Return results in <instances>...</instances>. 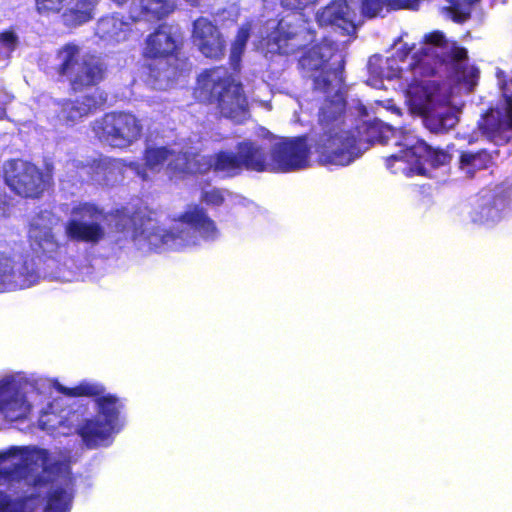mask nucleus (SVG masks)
Masks as SVG:
<instances>
[{
    "instance_id": "obj_35",
    "label": "nucleus",
    "mask_w": 512,
    "mask_h": 512,
    "mask_svg": "<svg viewBox=\"0 0 512 512\" xmlns=\"http://www.w3.org/2000/svg\"><path fill=\"white\" fill-rule=\"evenodd\" d=\"M190 174H205L210 170H214V154L203 156L198 153L191 152Z\"/></svg>"
},
{
    "instance_id": "obj_28",
    "label": "nucleus",
    "mask_w": 512,
    "mask_h": 512,
    "mask_svg": "<svg viewBox=\"0 0 512 512\" xmlns=\"http://www.w3.org/2000/svg\"><path fill=\"white\" fill-rule=\"evenodd\" d=\"M310 44L307 48L301 50L302 55L298 59V68L304 72H319L325 68L326 60L321 54V47L318 43Z\"/></svg>"
},
{
    "instance_id": "obj_49",
    "label": "nucleus",
    "mask_w": 512,
    "mask_h": 512,
    "mask_svg": "<svg viewBox=\"0 0 512 512\" xmlns=\"http://www.w3.org/2000/svg\"><path fill=\"white\" fill-rule=\"evenodd\" d=\"M51 482V479L43 474H38L33 478L32 486L35 488L46 487Z\"/></svg>"
},
{
    "instance_id": "obj_43",
    "label": "nucleus",
    "mask_w": 512,
    "mask_h": 512,
    "mask_svg": "<svg viewBox=\"0 0 512 512\" xmlns=\"http://www.w3.org/2000/svg\"><path fill=\"white\" fill-rule=\"evenodd\" d=\"M463 3H451L450 12L452 20L456 23H464L466 22L471 14L470 11H465L461 9V5Z\"/></svg>"
},
{
    "instance_id": "obj_23",
    "label": "nucleus",
    "mask_w": 512,
    "mask_h": 512,
    "mask_svg": "<svg viewBox=\"0 0 512 512\" xmlns=\"http://www.w3.org/2000/svg\"><path fill=\"white\" fill-rule=\"evenodd\" d=\"M241 154L243 169L255 172H272V157L265 147L254 141L246 140L237 144Z\"/></svg>"
},
{
    "instance_id": "obj_1",
    "label": "nucleus",
    "mask_w": 512,
    "mask_h": 512,
    "mask_svg": "<svg viewBox=\"0 0 512 512\" xmlns=\"http://www.w3.org/2000/svg\"><path fill=\"white\" fill-rule=\"evenodd\" d=\"M344 65L342 59L335 68L326 66L312 78L314 91L325 95L335 92L333 98L325 99L319 110L321 132L313 144L318 162L324 165L347 166L360 155L355 132L346 128V101L338 92L345 82Z\"/></svg>"
},
{
    "instance_id": "obj_2",
    "label": "nucleus",
    "mask_w": 512,
    "mask_h": 512,
    "mask_svg": "<svg viewBox=\"0 0 512 512\" xmlns=\"http://www.w3.org/2000/svg\"><path fill=\"white\" fill-rule=\"evenodd\" d=\"M195 100L210 107L216 118L242 122L249 115V104L243 85L226 67L204 69L197 77Z\"/></svg>"
},
{
    "instance_id": "obj_34",
    "label": "nucleus",
    "mask_w": 512,
    "mask_h": 512,
    "mask_svg": "<svg viewBox=\"0 0 512 512\" xmlns=\"http://www.w3.org/2000/svg\"><path fill=\"white\" fill-rule=\"evenodd\" d=\"M190 159H192L191 152L171 149L167 169L175 175L190 174Z\"/></svg>"
},
{
    "instance_id": "obj_14",
    "label": "nucleus",
    "mask_w": 512,
    "mask_h": 512,
    "mask_svg": "<svg viewBox=\"0 0 512 512\" xmlns=\"http://www.w3.org/2000/svg\"><path fill=\"white\" fill-rule=\"evenodd\" d=\"M31 405L19 386L12 379L0 381V413L9 421H19L27 418Z\"/></svg>"
},
{
    "instance_id": "obj_11",
    "label": "nucleus",
    "mask_w": 512,
    "mask_h": 512,
    "mask_svg": "<svg viewBox=\"0 0 512 512\" xmlns=\"http://www.w3.org/2000/svg\"><path fill=\"white\" fill-rule=\"evenodd\" d=\"M182 47V37L172 32L167 24L162 23L146 37L142 56L146 60H164L166 65L161 70L166 71L170 66L171 58L175 60L180 58Z\"/></svg>"
},
{
    "instance_id": "obj_12",
    "label": "nucleus",
    "mask_w": 512,
    "mask_h": 512,
    "mask_svg": "<svg viewBox=\"0 0 512 512\" xmlns=\"http://www.w3.org/2000/svg\"><path fill=\"white\" fill-rule=\"evenodd\" d=\"M468 59V51L465 47L453 42L450 50L438 54L434 48L423 46L412 55V62L409 67L412 70H419L421 75L434 76L437 67L447 64H458Z\"/></svg>"
},
{
    "instance_id": "obj_32",
    "label": "nucleus",
    "mask_w": 512,
    "mask_h": 512,
    "mask_svg": "<svg viewBox=\"0 0 512 512\" xmlns=\"http://www.w3.org/2000/svg\"><path fill=\"white\" fill-rule=\"evenodd\" d=\"M58 391L69 397H91L97 400L104 394L105 388L97 383L82 381L74 387L60 385Z\"/></svg>"
},
{
    "instance_id": "obj_24",
    "label": "nucleus",
    "mask_w": 512,
    "mask_h": 512,
    "mask_svg": "<svg viewBox=\"0 0 512 512\" xmlns=\"http://www.w3.org/2000/svg\"><path fill=\"white\" fill-rule=\"evenodd\" d=\"M115 428L107 422L98 419H86L77 429L85 446L89 449L97 448L108 440Z\"/></svg>"
},
{
    "instance_id": "obj_51",
    "label": "nucleus",
    "mask_w": 512,
    "mask_h": 512,
    "mask_svg": "<svg viewBox=\"0 0 512 512\" xmlns=\"http://www.w3.org/2000/svg\"><path fill=\"white\" fill-rule=\"evenodd\" d=\"M117 6H123L128 3L129 0H111Z\"/></svg>"
},
{
    "instance_id": "obj_45",
    "label": "nucleus",
    "mask_w": 512,
    "mask_h": 512,
    "mask_svg": "<svg viewBox=\"0 0 512 512\" xmlns=\"http://www.w3.org/2000/svg\"><path fill=\"white\" fill-rule=\"evenodd\" d=\"M310 0H282V6L291 11H301L308 4Z\"/></svg>"
},
{
    "instance_id": "obj_37",
    "label": "nucleus",
    "mask_w": 512,
    "mask_h": 512,
    "mask_svg": "<svg viewBox=\"0 0 512 512\" xmlns=\"http://www.w3.org/2000/svg\"><path fill=\"white\" fill-rule=\"evenodd\" d=\"M386 9V0H361V12L365 17L374 18Z\"/></svg>"
},
{
    "instance_id": "obj_7",
    "label": "nucleus",
    "mask_w": 512,
    "mask_h": 512,
    "mask_svg": "<svg viewBox=\"0 0 512 512\" xmlns=\"http://www.w3.org/2000/svg\"><path fill=\"white\" fill-rule=\"evenodd\" d=\"M72 217L65 224L66 236L76 242L97 244L104 236L102 208L92 202H80L71 209Z\"/></svg>"
},
{
    "instance_id": "obj_10",
    "label": "nucleus",
    "mask_w": 512,
    "mask_h": 512,
    "mask_svg": "<svg viewBox=\"0 0 512 512\" xmlns=\"http://www.w3.org/2000/svg\"><path fill=\"white\" fill-rule=\"evenodd\" d=\"M38 280L39 273L31 257L19 255L14 259L0 253V292L29 288Z\"/></svg>"
},
{
    "instance_id": "obj_47",
    "label": "nucleus",
    "mask_w": 512,
    "mask_h": 512,
    "mask_svg": "<svg viewBox=\"0 0 512 512\" xmlns=\"http://www.w3.org/2000/svg\"><path fill=\"white\" fill-rule=\"evenodd\" d=\"M406 154V149L400 151L399 154H392L386 158V166L388 169H392L394 166V163L397 161H403L408 163V160L404 157Z\"/></svg>"
},
{
    "instance_id": "obj_3",
    "label": "nucleus",
    "mask_w": 512,
    "mask_h": 512,
    "mask_svg": "<svg viewBox=\"0 0 512 512\" xmlns=\"http://www.w3.org/2000/svg\"><path fill=\"white\" fill-rule=\"evenodd\" d=\"M56 57L59 60L56 72L68 80L74 93L97 86L105 78L106 65L101 58L93 53L80 55V47L74 42L61 46Z\"/></svg>"
},
{
    "instance_id": "obj_5",
    "label": "nucleus",
    "mask_w": 512,
    "mask_h": 512,
    "mask_svg": "<svg viewBox=\"0 0 512 512\" xmlns=\"http://www.w3.org/2000/svg\"><path fill=\"white\" fill-rule=\"evenodd\" d=\"M92 131L99 142L125 149L141 139L143 123L132 112L110 111L93 122Z\"/></svg>"
},
{
    "instance_id": "obj_19",
    "label": "nucleus",
    "mask_w": 512,
    "mask_h": 512,
    "mask_svg": "<svg viewBox=\"0 0 512 512\" xmlns=\"http://www.w3.org/2000/svg\"><path fill=\"white\" fill-rule=\"evenodd\" d=\"M355 13L347 0H332L316 14L319 26H337L346 32L354 30Z\"/></svg>"
},
{
    "instance_id": "obj_18",
    "label": "nucleus",
    "mask_w": 512,
    "mask_h": 512,
    "mask_svg": "<svg viewBox=\"0 0 512 512\" xmlns=\"http://www.w3.org/2000/svg\"><path fill=\"white\" fill-rule=\"evenodd\" d=\"M57 105V120L66 126H73L94 112L98 108L99 102L94 95L88 94L74 100L62 99L57 102Z\"/></svg>"
},
{
    "instance_id": "obj_4",
    "label": "nucleus",
    "mask_w": 512,
    "mask_h": 512,
    "mask_svg": "<svg viewBox=\"0 0 512 512\" xmlns=\"http://www.w3.org/2000/svg\"><path fill=\"white\" fill-rule=\"evenodd\" d=\"M117 232L131 233L134 241L143 240L157 247L174 240L176 235L158 226L157 212L145 205L121 206L110 211Z\"/></svg>"
},
{
    "instance_id": "obj_36",
    "label": "nucleus",
    "mask_w": 512,
    "mask_h": 512,
    "mask_svg": "<svg viewBox=\"0 0 512 512\" xmlns=\"http://www.w3.org/2000/svg\"><path fill=\"white\" fill-rule=\"evenodd\" d=\"M111 160L106 157L94 158L87 163L83 164V168L86 169L87 174L90 177L102 175L105 176L108 170L111 168Z\"/></svg>"
},
{
    "instance_id": "obj_39",
    "label": "nucleus",
    "mask_w": 512,
    "mask_h": 512,
    "mask_svg": "<svg viewBox=\"0 0 512 512\" xmlns=\"http://www.w3.org/2000/svg\"><path fill=\"white\" fill-rule=\"evenodd\" d=\"M419 0H386L387 11L398 10H417L419 7Z\"/></svg>"
},
{
    "instance_id": "obj_40",
    "label": "nucleus",
    "mask_w": 512,
    "mask_h": 512,
    "mask_svg": "<svg viewBox=\"0 0 512 512\" xmlns=\"http://www.w3.org/2000/svg\"><path fill=\"white\" fill-rule=\"evenodd\" d=\"M201 201L210 206H221L225 202V197L219 188H213L204 191L201 194Z\"/></svg>"
},
{
    "instance_id": "obj_16",
    "label": "nucleus",
    "mask_w": 512,
    "mask_h": 512,
    "mask_svg": "<svg viewBox=\"0 0 512 512\" xmlns=\"http://www.w3.org/2000/svg\"><path fill=\"white\" fill-rule=\"evenodd\" d=\"M308 31H286L283 27H276L266 39V46L270 53L282 56L294 55L307 48L314 39H307Z\"/></svg>"
},
{
    "instance_id": "obj_42",
    "label": "nucleus",
    "mask_w": 512,
    "mask_h": 512,
    "mask_svg": "<svg viewBox=\"0 0 512 512\" xmlns=\"http://www.w3.org/2000/svg\"><path fill=\"white\" fill-rule=\"evenodd\" d=\"M18 43V37L12 30H5L0 33V47L3 46L9 51H14Z\"/></svg>"
},
{
    "instance_id": "obj_48",
    "label": "nucleus",
    "mask_w": 512,
    "mask_h": 512,
    "mask_svg": "<svg viewBox=\"0 0 512 512\" xmlns=\"http://www.w3.org/2000/svg\"><path fill=\"white\" fill-rule=\"evenodd\" d=\"M378 129L380 131L379 141L381 143H387L389 135L394 134V129L386 124H380Z\"/></svg>"
},
{
    "instance_id": "obj_46",
    "label": "nucleus",
    "mask_w": 512,
    "mask_h": 512,
    "mask_svg": "<svg viewBox=\"0 0 512 512\" xmlns=\"http://www.w3.org/2000/svg\"><path fill=\"white\" fill-rule=\"evenodd\" d=\"M12 499L3 491H0V512H12Z\"/></svg>"
},
{
    "instance_id": "obj_33",
    "label": "nucleus",
    "mask_w": 512,
    "mask_h": 512,
    "mask_svg": "<svg viewBox=\"0 0 512 512\" xmlns=\"http://www.w3.org/2000/svg\"><path fill=\"white\" fill-rule=\"evenodd\" d=\"M171 157V149L167 146H148L143 152L144 165L150 169H160Z\"/></svg>"
},
{
    "instance_id": "obj_20",
    "label": "nucleus",
    "mask_w": 512,
    "mask_h": 512,
    "mask_svg": "<svg viewBox=\"0 0 512 512\" xmlns=\"http://www.w3.org/2000/svg\"><path fill=\"white\" fill-rule=\"evenodd\" d=\"M176 9V0H132L130 18L136 22L141 19L161 21Z\"/></svg>"
},
{
    "instance_id": "obj_31",
    "label": "nucleus",
    "mask_w": 512,
    "mask_h": 512,
    "mask_svg": "<svg viewBox=\"0 0 512 512\" xmlns=\"http://www.w3.org/2000/svg\"><path fill=\"white\" fill-rule=\"evenodd\" d=\"M73 495L63 487H57L47 496L44 512H69Z\"/></svg>"
},
{
    "instance_id": "obj_44",
    "label": "nucleus",
    "mask_w": 512,
    "mask_h": 512,
    "mask_svg": "<svg viewBox=\"0 0 512 512\" xmlns=\"http://www.w3.org/2000/svg\"><path fill=\"white\" fill-rule=\"evenodd\" d=\"M250 37V28L248 26H241L236 35L235 44L243 49Z\"/></svg>"
},
{
    "instance_id": "obj_21",
    "label": "nucleus",
    "mask_w": 512,
    "mask_h": 512,
    "mask_svg": "<svg viewBox=\"0 0 512 512\" xmlns=\"http://www.w3.org/2000/svg\"><path fill=\"white\" fill-rule=\"evenodd\" d=\"M499 155L498 150L489 151L485 148L472 150H460L458 156V168L468 179H473L477 172L487 170L495 166V159Z\"/></svg>"
},
{
    "instance_id": "obj_52",
    "label": "nucleus",
    "mask_w": 512,
    "mask_h": 512,
    "mask_svg": "<svg viewBox=\"0 0 512 512\" xmlns=\"http://www.w3.org/2000/svg\"><path fill=\"white\" fill-rule=\"evenodd\" d=\"M158 74H159V72L157 74H153L154 78H157Z\"/></svg>"
},
{
    "instance_id": "obj_15",
    "label": "nucleus",
    "mask_w": 512,
    "mask_h": 512,
    "mask_svg": "<svg viewBox=\"0 0 512 512\" xmlns=\"http://www.w3.org/2000/svg\"><path fill=\"white\" fill-rule=\"evenodd\" d=\"M404 157L418 175H425L426 165L438 168L448 164L451 160V155L444 149L433 148L421 139L406 148Z\"/></svg>"
},
{
    "instance_id": "obj_27",
    "label": "nucleus",
    "mask_w": 512,
    "mask_h": 512,
    "mask_svg": "<svg viewBox=\"0 0 512 512\" xmlns=\"http://www.w3.org/2000/svg\"><path fill=\"white\" fill-rule=\"evenodd\" d=\"M241 161V154L238 151H218L214 154V171L229 177L236 176L243 170Z\"/></svg>"
},
{
    "instance_id": "obj_25",
    "label": "nucleus",
    "mask_w": 512,
    "mask_h": 512,
    "mask_svg": "<svg viewBox=\"0 0 512 512\" xmlns=\"http://www.w3.org/2000/svg\"><path fill=\"white\" fill-rule=\"evenodd\" d=\"M435 92L436 85L432 81H413L407 88L409 102L421 110L432 103Z\"/></svg>"
},
{
    "instance_id": "obj_8",
    "label": "nucleus",
    "mask_w": 512,
    "mask_h": 512,
    "mask_svg": "<svg viewBox=\"0 0 512 512\" xmlns=\"http://www.w3.org/2000/svg\"><path fill=\"white\" fill-rule=\"evenodd\" d=\"M98 0H34V9L42 17L56 16L68 29L80 27L93 19Z\"/></svg>"
},
{
    "instance_id": "obj_41",
    "label": "nucleus",
    "mask_w": 512,
    "mask_h": 512,
    "mask_svg": "<svg viewBox=\"0 0 512 512\" xmlns=\"http://www.w3.org/2000/svg\"><path fill=\"white\" fill-rule=\"evenodd\" d=\"M118 24L122 25L123 23L115 17L102 19L99 26L103 30V36H107L109 38H118L119 32L113 30V28H116Z\"/></svg>"
},
{
    "instance_id": "obj_6",
    "label": "nucleus",
    "mask_w": 512,
    "mask_h": 512,
    "mask_svg": "<svg viewBox=\"0 0 512 512\" xmlns=\"http://www.w3.org/2000/svg\"><path fill=\"white\" fill-rule=\"evenodd\" d=\"M3 178L13 193L26 199L41 198L48 186L42 169L21 158L9 159L4 163Z\"/></svg>"
},
{
    "instance_id": "obj_29",
    "label": "nucleus",
    "mask_w": 512,
    "mask_h": 512,
    "mask_svg": "<svg viewBox=\"0 0 512 512\" xmlns=\"http://www.w3.org/2000/svg\"><path fill=\"white\" fill-rule=\"evenodd\" d=\"M98 411L103 416V421L116 428L119 419V409L122 405L118 397L112 394L102 395L96 400Z\"/></svg>"
},
{
    "instance_id": "obj_38",
    "label": "nucleus",
    "mask_w": 512,
    "mask_h": 512,
    "mask_svg": "<svg viewBox=\"0 0 512 512\" xmlns=\"http://www.w3.org/2000/svg\"><path fill=\"white\" fill-rule=\"evenodd\" d=\"M423 43L430 44L432 48H447L448 41L444 35V33L440 30H434L424 35Z\"/></svg>"
},
{
    "instance_id": "obj_17",
    "label": "nucleus",
    "mask_w": 512,
    "mask_h": 512,
    "mask_svg": "<svg viewBox=\"0 0 512 512\" xmlns=\"http://www.w3.org/2000/svg\"><path fill=\"white\" fill-rule=\"evenodd\" d=\"M483 135L493 141L504 139V133L512 130V98H506L505 112L489 108L478 122Z\"/></svg>"
},
{
    "instance_id": "obj_13",
    "label": "nucleus",
    "mask_w": 512,
    "mask_h": 512,
    "mask_svg": "<svg viewBox=\"0 0 512 512\" xmlns=\"http://www.w3.org/2000/svg\"><path fill=\"white\" fill-rule=\"evenodd\" d=\"M191 37L205 57L220 59L224 56L226 42L218 27L208 18L201 16L194 20Z\"/></svg>"
},
{
    "instance_id": "obj_30",
    "label": "nucleus",
    "mask_w": 512,
    "mask_h": 512,
    "mask_svg": "<svg viewBox=\"0 0 512 512\" xmlns=\"http://www.w3.org/2000/svg\"><path fill=\"white\" fill-rule=\"evenodd\" d=\"M20 453L18 447H10L8 450L0 451V466L5 463L10 457L17 456ZM25 466L22 461L19 460L16 463H12L9 467L0 468V479L5 481L18 480L23 476Z\"/></svg>"
},
{
    "instance_id": "obj_50",
    "label": "nucleus",
    "mask_w": 512,
    "mask_h": 512,
    "mask_svg": "<svg viewBox=\"0 0 512 512\" xmlns=\"http://www.w3.org/2000/svg\"><path fill=\"white\" fill-rule=\"evenodd\" d=\"M411 51L412 47L405 43L397 50L396 53L399 59L404 60L411 53Z\"/></svg>"
},
{
    "instance_id": "obj_26",
    "label": "nucleus",
    "mask_w": 512,
    "mask_h": 512,
    "mask_svg": "<svg viewBox=\"0 0 512 512\" xmlns=\"http://www.w3.org/2000/svg\"><path fill=\"white\" fill-rule=\"evenodd\" d=\"M457 121L456 115L450 110H431L426 111L423 115L425 127L435 134L447 133L457 124Z\"/></svg>"
},
{
    "instance_id": "obj_22",
    "label": "nucleus",
    "mask_w": 512,
    "mask_h": 512,
    "mask_svg": "<svg viewBox=\"0 0 512 512\" xmlns=\"http://www.w3.org/2000/svg\"><path fill=\"white\" fill-rule=\"evenodd\" d=\"M175 221L185 224L205 239H215L218 235L216 223L199 204L188 205Z\"/></svg>"
},
{
    "instance_id": "obj_9",
    "label": "nucleus",
    "mask_w": 512,
    "mask_h": 512,
    "mask_svg": "<svg viewBox=\"0 0 512 512\" xmlns=\"http://www.w3.org/2000/svg\"><path fill=\"white\" fill-rule=\"evenodd\" d=\"M310 152L306 135L281 138L269 150L272 172L289 173L308 167Z\"/></svg>"
}]
</instances>
